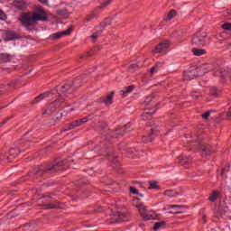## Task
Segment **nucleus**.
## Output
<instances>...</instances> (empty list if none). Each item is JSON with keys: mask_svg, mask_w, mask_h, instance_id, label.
Returning a JSON list of instances; mask_svg holds the SVG:
<instances>
[{"mask_svg": "<svg viewBox=\"0 0 231 231\" xmlns=\"http://www.w3.org/2000/svg\"><path fill=\"white\" fill-rule=\"evenodd\" d=\"M18 20L22 26L32 32V30H35L38 21H48V14H46L42 7H35L32 14L23 13Z\"/></svg>", "mask_w": 231, "mask_h": 231, "instance_id": "obj_1", "label": "nucleus"}, {"mask_svg": "<svg viewBox=\"0 0 231 231\" xmlns=\"http://www.w3.org/2000/svg\"><path fill=\"white\" fill-rule=\"evenodd\" d=\"M68 167V160L54 161L48 164L45 168L40 167L33 170L32 174L34 176H42L46 172H59V171H64V168Z\"/></svg>", "mask_w": 231, "mask_h": 231, "instance_id": "obj_2", "label": "nucleus"}, {"mask_svg": "<svg viewBox=\"0 0 231 231\" xmlns=\"http://www.w3.org/2000/svg\"><path fill=\"white\" fill-rule=\"evenodd\" d=\"M115 150L109 146L106 149L100 145H96L90 152H88V156L90 158H97V156H113Z\"/></svg>", "mask_w": 231, "mask_h": 231, "instance_id": "obj_3", "label": "nucleus"}, {"mask_svg": "<svg viewBox=\"0 0 231 231\" xmlns=\"http://www.w3.org/2000/svg\"><path fill=\"white\" fill-rule=\"evenodd\" d=\"M66 102V99L62 97H59L55 101L51 102L49 106H47L46 109H44L42 115H46L47 116H51L55 111H57L60 107H62V104Z\"/></svg>", "mask_w": 231, "mask_h": 231, "instance_id": "obj_4", "label": "nucleus"}, {"mask_svg": "<svg viewBox=\"0 0 231 231\" xmlns=\"http://www.w3.org/2000/svg\"><path fill=\"white\" fill-rule=\"evenodd\" d=\"M82 84V79L80 77H77L71 84H66L61 87H59L57 88L58 95H66L68 91H70V93H73V89L71 88H80V85Z\"/></svg>", "mask_w": 231, "mask_h": 231, "instance_id": "obj_5", "label": "nucleus"}, {"mask_svg": "<svg viewBox=\"0 0 231 231\" xmlns=\"http://www.w3.org/2000/svg\"><path fill=\"white\" fill-rule=\"evenodd\" d=\"M183 80L184 81H190L198 79L199 77V72L198 71V67L190 66L186 69L182 73Z\"/></svg>", "mask_w": 231, "mask_h": 231, "instance_id": "obj_6", "label": "nucleus"}, {"mask_svg": "<svg viewBox=\"0 0 231 231\" xmlns=\"http://www.w3.org/2000/svg\"><path fill=\"white\" fill-rule=\"evenodd\" d=\"M205 39H207V32H198L194 34L191 44L195 46V48H203L206 43Z\"/></svg>", "mask_w": 231, "mask_h": 231, "instance_id": "obj_7", "label": "nucleus"}, {"mask_svg": "<svg viewBox=\"0 0 231 231\" xmlns=\"http://www.w3.org/2000/svg\"><path fill=\"white\" fill-rule=\"evenodd\" d=\"M40 202L44 207V208H60V205L59 204V202H53L51 197L50 196L42 197V199H40Z\"/></svg>", "mask_w": 231, "mask_h": 231, "instance_id": "obj_8", "label": "nucleus"}, {"mask_svg": "<svg viewBox=\"0 0 231 231\" xmlns=\"http://www.w3.org/2000/svg\"><path fill=\"white\" fill-rule=\"evenodd\" d=\"M192 149H201L203 154L205 156H210V154H212L214 152V149L212 148V146L208 145V144H194L189 151H192Z\"/></svg>", "mask_w": 231, "mask_h": 231, "instance_id": "obj_9", "label": "nucleus"}, {"mask_svg": "<svg viewBox=\"0 0 231 231\" xmlns=\"http://www.w3.org/2000/svg\"><path fill=\"white\" fill-rule=\"evenodd\" d=\"M118 134H124L122 128L117 127L115 130H107L106 134H105V140L106 142H111L114 138H118Z\"/></svg>", "mask_w": 231, "mask_h": 231, "instance_id": "obj_10", "label": "nucleus"}, {"mask_svg": "<svg viewBox=\"0 0 231 231\" xmlns=\"http://www.w3.org/2000/svg\"><path fill=\"white\" fill-rule=\"evenodd\" d=\"M171 46L170 40H164L163 42H160L158 45L154 47L152 51V53H162V51H165V50H169Z\"/></svg>", "mask_w": 231, "mask_h": 231, "instance_id": "obj_11", "label": "nucleus"}, {"mask_svg": "<svg viewBox=\"0 0 231 231\" xmlns=\"http://www.w3.org/2000/svg\"><path fill=\"white\" fill-rule=\"evenodd\" d=\"M216 69L217 70L215 72V75L217 77H220L222 80H226V79H230V72L228 71V69L221 66H217Z\"/></svg>", "mask_w": 231, "mask_h": 231, "instance_id": "obj_12", "label": "nucleus"}, {"mask_svg": "<svg viewBox=\"0 0 231 231\" xmlns=\"http://www.w3.org/2000/svg\"><path fill=\"white\" fill-rule=\"evenodd\" d=\"M71 32H73V26L69 27L66 31L52 34V39L57 40L60 39V37H63V35H70Z\"/></svg>", "mask_w": 231, "mask_h": 231, "instance_id": "obj_13", "label": "nucleus"}, {"mask_svg": "<svg viewBox=\"0 0 231 231\" xmlns=\"http://www.w3.org/2000/svg\"><path fill=\"white\" fill-rule=\"evenodd\" d=\"M115 97V91H111L108 95L101 97V102L106 106H111L113 104V97Z\"/></svg>", "mask_w": 231, "mask_h": 231, "instance_id": "obj_14", "label": "nucleus"}, {"mask_svg": "<svg viewBox=\"0 0 231 231\" xmlns=\"http://www.w3.org/2000/svg\"><path fill=\"white\" fill-rule=\"evenodd\" d=\"M14 6L17 10H26L28 5H26V2H24L23 0H15L14 2Z\"/></svg>", "mask_w": 231, "mask_h": 231, "instance_id": "obj_15", "label": "nucleus"}, {"mask_svg": "<svg viewBox=\"0 0 231 231\" xmlns=\"http://www.w3.org/2000/svg\"><path fill=\"white\" fill-rule=\"evenodd\" d=\"M178 159L180 160V165H182V167H185V169H187V167H189V165L192 163V161L189 157H185L181 155V156H179Z\"/></svg>", "mask_w": 231, "mask_h": 231, "instance_id": "obj_16", "label": "nucleus"}, {"mask_svg": "<svg viewBox=\"0 0 231 231\" xmlns=\"http://www.w3.org/2000/svg\"><path fill=\"white\" fill-rule=\"evenodd\" d=\"M176 15H178V11L171 9L166 15V17H164L163 21L165 23H169V21H172L173 18L176 17Z\"/></svg>", "mask_w": 231, "mask_h": 231, "instance_id": "obj_17", "label": "nucleus"}, {"mask_svg": "<svg viewBox=\"0 0 231 231\" xmlns=\"http://www.w3.org/2000/svg\"><path fill=\"white\" fill-rule=\"evenodd\" d=\"M48 97H50V92H44L42 94H40L33 99L32 104H39V102L44 100V98H48Z\"/></svg>", "mask_w": 231, "mask_h": 231, "instance_id": "obj_18", "label": "nucleus"}, {"mask_svg": "<svg viewBox=\"0 0 231 231\" xmlns=\"http://www.w3.org/2000/svg\"><path fill=\"white\" fill-rule=\"evenodd\" d=\"M19 152H26V149H17V148H11L9 150V154L10 156H13V158H17V156L19 155Z\"/></svg>", "mask_w": 231, "mask_h": 231, "instance_id": "obj_19", "label": "nucleus"}, {"mask_svg": "<svg viewBox=\"0 0 231 231\" xmlns=\"http://www.w3.org/2000/svg\"><path fill=\"white\" fill-rule=\"evenodd\" d=\"M158 126H153L152 127L151 131L152 133L148 135V136H143V141L145 143H148V142H152V139L151 138V134H154L155 133H158Z\"/></svg>", "mask_w": 231, "mask_h": 231, "instance_id": "obj_20", "label": "nucleus"}, {"mask_svg": "<svg viewBox=\"0 0 231 231\" xmlns=\"http://www.w3.org/2000/svg\"><path fill=\"white\" fill-rule=\"evenodd\" d=\"M210 97H215V98H217V97H221V90L217 89L216 87H212L209 90Z\"/></svg>", "mask_w": 231, "mask_h": 231, "instance_id": "obj_21", "label": "nucleus"}, {"mask_svg": "<svg viewBox=\"0 0 231 231\" xmlns=\"http://www.w3.org/2000/svg\"><path fill=\"white\" fill-rule=\"evenodd\" d=\"M193 55L196 57H201V55H205L207 53V51L205 49H198V48H193L191 50Z\"/></svg>", "mask_w": 231, "mask_h": 231, "instance_id": "obj_22", "label": "nucleus"}, {"mask_svg": "<svg viewBox=\"0 0 231 231\" xmlns=\"http://www.w3.org/2000/svg\"><path fill=\"white\" fill-rule=\"evenodd\" d=\"M117 217L116 219V223H120V221H129V217L124 213L117 212Z\"/></svg>", "mask_w": 231, "mask_h": 231, "instance_id": "obj_23", "label": "nucleus"}, {"mask_svg": "<svg viewBox=\"0 0 231 231\" xmlns=\"http://www.w3.org/2000/svg\"><path fill=\"white\" fill-rule=\"evenodd\" d=\"M56 14L60 15V17H63V19H68V10L66 9L57 10Z\"/></svg>", "mask_w": 231, "mask_h": 231, "instance_id": "obj_24", "label": "nucleus"}, {"mask_svg": "<svg viewBox=\"0 0 231 231\" xmlns=\"http://www.w3.org/2000/svg\"><path fill=\"white\" fill-rule=\"evenodd\" d=\"M156 113V109H154L152 112L147 111V109H145V112L143 115V120H149V118H151V116H152V115H154Z\"/></svg>", "mask_w": 231, "mask_h": 231, "instance_id": "obj_25", "label": "nucleus"}, {"mask_svg": "<svg viewBox=\"0 0 231 231\" xmlns=\"http://www.w3.org/2000/svg\"><path fill=\"white\" fill-rule=\"evenodd\" d=\"M0 62L5 63V62H10V55L6 53H1L0 54Z\"/></svg>", "mask_w": 231, "mask_h": 231, "instance_id": "obj_26", "label": "nucleus"}, {"mask_svg": "<svg viewBox=\"0 0 231 231\" xmlns=\"http://www.w3.org/2000/svg\"><path fill=\"white\" fill-rule=\"evenodd\" d=\"M134 89V85H130L125 88V91H123V97H127L129 93H133Z\"/></svg>", "mask_w": 231, "mask_h": 231, "instance_id": "obj_27", "label": "nucleus"}, {"mask_svg": "<svg viewBox=\"0 0 231 231\" xmlns=\"http://www.w3.org/2000/svg\"><path fill=\"white\" fill-rule=\"evenodd\" d=\"M135 207H136V208H138L141 216L147 212V207H145L142 203L141 204H137Z\"/></svg>", "mask_w": 231, "mask_h": 231, "instance_id": "obj_28", "label": "nucleus"}, {"mask_svg": "<svg viewBox=\"0 0 231 231\" xmlns=\"http://www.w3.org/2000/svg\"><path fill=\"white\" fill-rule=\"evenodd\" d=\"M165 225H166L165 221L156 222L153 226V230L158 231L160 230V228H162V226H165Z\"/></svg>", "mask_w": 231, "mask_h": 231, "instance_id": "obj_29", "label": "nucleus"}, {"mask_svg": "<svg viewBox=\"0 0 231 231\" xmlns=\"http://www.w3.org/2000/svg\"><path fill=\"white\" fill-rule=\"evenodd\" d=\"M164 196H167L168 198H176L178 196V193H174L173 190L168 189L163 193Z\"/></svg>", "mask_w": 231, "mask_h": 231, "instance_id": "obj_30", "label": "nucleus"}, {"mask_svg": "<svg viewBox=\"0 0 231 231\" xmlns=\"http://www.w3.org/2000/svg\"><path fill=\"white\" fill-rule=\"evenodd\" d=\"M217 196H219V191L214 190L212 192V195L209 196V201H212V202L216 201L217 199Z\"/></svg>", "mask_w": 231, "mask_h": 231, "instance_id": "obj_31", "label": "nucleus"}, {"mask_svg": "<svg viewBox=\"0 0 231 231\" xmlns=\"http://www.w3.org/2000/svg\"><path fill=\"white\" fill-rule=\"evenodd\" d=\"M63 112H58V114L60 113V118H62V116H68V115H69V112L72 113V111H75V108H70L69 112V110L63 109Z\"/></svg>", "mask_w": 231, "mask_h": 231, "instance_id": "obj_32", "label": "nucleus"}, {"mask_svg": "<svg viewBox=\"0 0 231 231\" xmlns=\"http://www.w3.org/2000/svg\"><path fill=\"white\" fill-rule=\"evenodd\" d=\"M6 37L8 41H14V39H17V34H15L14 32H8Z\"/></svg>", "mask_w": 231, "mask_h": 231, "instance_id": "obj_33", "label": "nucleus"}, {"mask_svg": "<svg viewBox=\"0 0 231 231\" xmlns=\"http://www.w3.org/2000/svg\"><path fill=\"white\" fill-rule=\"evenodd\" d=\"M98 10H95L93 11L88 16H87V18L85 19V21H87V23H89V21H91V19H94V17H97V12Z\"/></svg>", "mask_w": 231, "mask_h": 231, "instance_id": "obj_34", "label": "nucleus"}, {"mask_svg": "<svg viewBox=\"0 0 231 231\" xmlns=\"http://www.w3.org/2000/svg\"><path fill=\"white\" fill-rule=\"evenodd\" d=\"M112 0H106V2L101 4V6H97L96 10H102V8H106V6H109L111 5Z\"/></svg>", "mask_w": 231, "mask_h": 231, "instance_id": "obj_35", "label": "nucleus"}, {"mask_svg": "<svg viewBox=\"0 0 231 231\" xmlns=\"http://www.w3.org/2000/svg\"><path fill=\"white\" fill-rule=\"evenodd\" d=\"M149 189H160V186L158 185V182L157 181H150L149 182Z\"/></svg>", "mask_w": 231, "mask_h": 231, "instance_id": "obj_36", "label": "nucleus"}, {"mask_svg": "<svg viewBox=\"0 0 231 231\" xmlns=\"http://www.w3.org/2000/svg\"><path fill=\"white\" fill-rule=\"evenodd\" d=\"M150 73L152 75H154L155 73H158V63H156L155 66L151 68Z\"/></svg>", "mask_w": 231, "mask_h": 231, "instance_id": "obj_37", "label": "nucleus"}, {"mask_svg": "<svg viewBox=\"0 0 231 231\" xmlns=\"http://www.w3.org/2000/svg\"><path fill=\"white\" fill-rule=\"evenodd\" d=\"M88 120H89V118L88 116H86V117H83V118L78 120V122H79V125H82L88 123Z\"/></svg>", "mask_w": 231, "mask_h": 231, "instance_id": "obj_38", "label": "nucleus"}, {"mask_svg": "<svg viewBox=\"0 0 231 231\" xmlns=\"http://www.w3.org/2000/svg\"><path fill=\"white\" fill-rule=\"evenodd\" d=\"M143 219H144V221H149V219H152V216L143 213V215H141Z\"/></svg>", "mask_w": 231, "mask_h": 231, "instance_id": "obj_39", "label": "nucleus"}, {"mask_svg": "<svg viewBox=\"0 0 231 231\" xmlns=\"http://www.w3.org/2000/svg\"><path fill=\"white\" fill-rule=\"evenodd\" d=\"M191 97H192V98H195V100H198V98H199L201 97V93H199V92H192L191 93Z\"/></svg>", "mask_w": 231, "mask_h": 231, "instance_id": "obj_40", "label": "nucleus"}, {"mask_svg": "<svg viewBox=\"0 0 231 231\" xmlns=\"http://www.w3.org/2000/svg\"><path fill=\"white\" fill-rule=\"evenodd\" d=\"M170 208H187V206L184 205H171L169 206Z\"/></svg>", "mask_w": 231, "mask_h": 231, "instance_id": "obj_41", "label": "nucleus"}, {"mask_svg": "<svg viewBox=\"0 0 231 231\" xmlns=\"http://www.w3.org/2000/svg\"><path fill=\"white\" fill-rule=\"evenodd\" d=\"M152 98H154V96H152V95L146 97V99L144 100L145 104L147 106H149V104H151V102H152Z\"/></svg>", "mask_w": 231, "mask_h": 231, "instance_id": "obj_42", "label": "nucleus"}, {"mask_svg": "<svg viewBox=\"0 0 231 231\" xmlns=\"http://www.w3.org/2000/svg\"><path fill=\"white\" fill-rule=\"evenodd\" d=\"M222 28L224 30H228V31H231V23H226L222 25Z\"/></svg>", "mask_w": 231, "mask_h": 231, "instance_id": "obj_43", "label": "nucleus"}, {"mask_svg": "<svg viewBox=\"0 0 231 231\" xmlns=\"http://www.w3.org/2000/svg\"><path fill=\"white\" fill-rule=\"evenodd\" d=\"M71 129H75L73 123L67 125L66 128L63 131H71Z\"/></svg>", "mask_w": 231, "mask_h": 231, "instance_id": "obj_44", "label": "nucleus"}, {"mask_svg": "<svg viewBox=\"0 0 231 231\" xmlns=\"http://www.w3.org/2000/svg\"><path fill=\"white\" fill-rule=\"evenodd\" d=\"M210 113H212V111H208V112L202 114L203 120H208V116H210Z\"/></svg>", "mask_w": 231, "mask_h": 231, "instance_id": "obj_45", "label": "nucleus"}, {"mask_svg": "<svg viewBox=\"0 0 231 231\" xmlns=\"http://www.w3.org/2000/svg\"><path fill=\"white\" fill-rule=\"evenodd\" d=\"M0 20L1 21H6V14L3 12V10L0 9Z\"/></svg>", "mask_w": 231, "mask_h": 231, "instance_id": "obj_46", "label": "nucleus"}, {"mask_svg": "<svg viewBox=\"0 0 231 231\" xmlns=\"http://www.w3.org/2000/svg\"><path fill=\"white\" fill-rule=\"evenodd\" d=\"M130 192H131V194H140L138 192V189L133 186L130 187Z\"/></svg>", "mask_w": 231, "mask_h": 231, "instance_id": "obj_47", "label": "nucleus"}, {"mask_svg": "<svg viewBox=\"0 0 231 231\" xmlns=\"http://www.w3.org/2000/svg\"><path fill=\"white\" fill-rule=\"evenodd\" d=\"M97 37H98V33H97V32H95V33H93V34L91 35V38L94 39V40H93V42H96V40L97 39Z\"/></svg>", "mask_w": 231, "mask_h": 231, "instance_id": "obj_48", "label": "nucleus"}, {"mask_svg": "<svg viewBox=\"0 0 231 231\" xmlns=\"http://www.w3.org/2000/svg\"><path fill=\"white\" fill-rule=\"evenodd\" d=\"M136 68H138L137 64H132L128 67V69H136Z\"/></svg>", "mask_w": 231, "mask_h": 231, "instance_id": "obj_49", "label": "nucleus"}, {"mask_svg": "<svg viewBox=\"0 0 231 231\" xmlns=\"http://www.w3.org/2000/svg\"><path fill=\"white\" fill-rule=\"evenodd\" d=\"M72 125H74V127H79L80 126V125L79 123V120H76V121L72 122Z\"/></svg>", "mask_w": 231, "mask_h": 231, "instance_id": "obj_50", "label": "nucleus"}, {"mask_svg": "<svg viewBox=\"0 0 231 231\" xmlns=\"http://www.w3.org/2000/svg\"><path fill=\"white\" fill-rule=\"evenodd\" d=\"M91 54H89V52H86V54H82L79 56V59H86V57L89 56Z\"/></svg>", "mask_w": 231, "mask_h": 231, "instance_id": "obj_51", "label": "nucleus"}, {"mask_svg": "<svg viewBox=\"0 0 231 231\" xmlns=\"http://www.w3.org/2000/svg\"><path fill=\"white\" fill-rule=\"evenodd\" d=\"M226 116L227 118H229L231 120V108L229 109V111L226 113Z\"/></svg>", "mask_w": 231, "mask_h": 231, "instance_id": "obj_52", "label": "nucleus"}, {"mask_svg": "<svg viewBox=\"0 0 231 231\" xmlns=\"http://www.w3.org/2000/svg\"><path fill=\"white\" fill-rule=\"evenodd\" d=\"M40 3H42L43 5H48V0H39Z\"/></svg>", "mask_w": 231, "mask_h": 231, "instance_id": "obj_53", "label": "nucleus"}, {"mask_svg": "<svg viewBox=\"0 0 231 231\" xmlns=\"http://www.w3.org/2000/svg\"><path fill=\"white\" fill-rule=\"evenodd\" d=\"M124 127H125V130L130 129L131 128V125H125Z\"/></svg>", "mask_w": 231, "mask_h": 231, "instance_id": "obj_54", "label": "nucleus"}, {"mask_svg": "<svg viewBox=\"0 0 231 231\" xmlns=\"http://www.w3.org/2000/svg\"><path fill=\"white\" fill-rule=\"evenodd\" d=\"M202 220H203L204 223H207V216H203Z\"/></svg>", "mask_w": 231, "mask_h": 231, "instance_id": "obj_55", "label": "nucleus"}, {"mask_svg": "<svg viewBox=\"0 0 231 231\" xmlns=\"http://www.w3.org/2000/svg\"><path fill=\"white\" fill-rule=\"evenodd\" d=\"M8 119H5L2 123H1V125H5V124H6V121H7Z\"/></svg>", "mask_w": 231, "mask_h": 231, "instance_id": "obj_56", "label": "nucleus"}, {"mask_svg": "<svg viewBox=\"0 0 231 231\" xmlns=\"http://www.w3.org/2000/svg\"><path fill=\"white\" fill-rule=\"evenodd\" d=\"M174 214H183V211H177Z\"/></svg>", "mask_w": 231, "mask_h": 231, "instance_id": "obj_57", "label": "nucleus"}, {"mask_svg": "<svg viewBox=\"0 0 231 231\" xmlns=\"http://www.w3.org/2000/svg\"><path fill=\"white\" fill-rule=\"evenodd\" d=\"M223 174H225V169H223L221 171V176H223Z\"/></svg>", "mask_w": 231, "mask_h": 231, "instance_id": "obj_58", "label": "nucleus"}, {"mask_svg": "<svg viewBox=\"0 0 231 231\" xmlns=\"http://www.w3.org/2000/svg\"><path fill=\"white\" fill-rule=\"evenodd\" d=\"M101 129L104 131V129H106V125H101Z\"/></svg>", "mask_w": 231, "mask_h": 231, "instance_id": "obj_59", "label": "nucleus"}, {"mask_svg": "<svg viewBox=\"0 0 231 231\" xmlns=\"http://www.w3.org/2000/svg\"><path fill=\"white\" fill-rule=\"evenodd\" d=\"M138 195H139L141 198H143V194L139 193Z\"/></svg>", "mask_w": 231, "mask_h": 231, "instance_id": "obj_60", "label": "nucleus"}, {"mask_svg": "<svg viewBox=\"0 0 231 231\" xmlns=\"http://www.w3.org/2000/svg\"><path fill=\"white\" fill-rule=\"evenodd\" d=\"M107 26V23H104L103 28H106Z\"/></svg>", "mask_w": 231, "mask_h": 231, "instance_id": "obj_61", "label": "nucleus"}, {"mask_svg": "<svg viewBox=\"0 0 231 231\" xmlns=\"http://www.w3.org/2000/svg\"><path fill=\"white\" fill-rule=\"evenodd\" d=\"M23 226H30V224H25L23 225Z\"/></svg>", "mask_w": 231, "mask_h": 231, "instance_id": "obj_62", "label": "nucleus"}, {"mask_svg": "<svg viewBox=\"0 0 231 231\" xmlns=\"http://www.w3.org/2000/svg\"><path fill=\"white\" fill-rule=\"evenodd\" d=\"M226 15H231V13H230V12H227V13H226Z\"/></svg>", "mask_w": 231, "mask_h": 231, "instance_id": "obj_63", "label": "nucleus"}, {"mask_svg": "<svg viewBox=\"0 0 231 231\" xmlns=\"http://www.w3.org/2000/svg\"><path fill=\"white\" fill-rule=\"evenodd\" d=\"M134 199H138V198H134Z\"/></svg>", "mask_w": 231, "mask_h": 231, "instance_id": "obj_64", "label": "nucleus"}]
</instances>
